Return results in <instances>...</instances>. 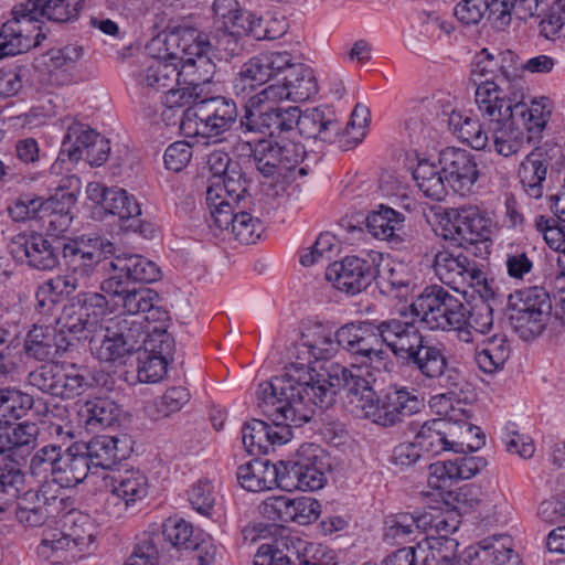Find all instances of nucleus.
<instances>
[{"label": "nucleus", "mask_w": 565, "mask_h": 565, "mask_svg": "<svg viewBox=\"0 0 565 565\" xmlns=\"http://www.w3.org/2000/svg\"><path fill=\"white\" fill-rule=\"evenodd\" d=\"M509 305L510 321L523 338L542 333L552 309L550 295L543 287L533 286L516 291L510 296Z\"/></svg>", "instance_id": "obj_14"}, {"label": "nucleus", "mask_w": 565, "mask_h": 565, "mask_svg": "<svg viewBox=\"0 0 565 565\" xmlns=\"http://www.w3.org/2000/svg\"><path fill=\"white\" fill-rule=\"evenodd\" d=\"M411 310L430 330L457 332L466 321V305L438 285L426 287L413 301Z\"/></svg>", "instance_id": "obj_10"}, {"label": "nucleus", "mask_w": 565, "mask_h": 565, "mask_svg": "<svg viewBox=\"0 0 565 565\" xmlns=\"http://www.w3.org/2000/svg\"><path fill=\"white\" fill-rule=\"evenodd\" d=\"M282 475L280 484L282 489H298L316 491L321 489L326 481V469L322 450L313 444L302 445L294 459L280 461Z\"/></svg>", "instance_id": "obj_15"}, {"label": "nucleus", "mask_w": 565, "mask_h": 565, "mask_svg": "<svg viewBox=\"0 0 565 565\" xmlns=\"http://www.w3.org/2000/svg\"><path fill=\"white\" fill-rule=\"evenodd\" d=\"M434 270L439 280L458 292L466 294V287H484V273L475 260L448 250H440L434 258Z\"/></svg>", "instance_id": "obj_22"}, {"label": "nucleus", "mask_w": 565, "mask_h": 565, "mask_svg": "<svg viewBox=\"0 0 565 565\" xmlns=\"http://www.w3.org/2000/svg\"><path fill=\"white\" fill-rule=\"evenodd\" d=\"M275 120H277L275 107L263 103L256 105L249 97L245 104V114L239 126L244 132L274 136Z\"/></svg>", "instance_id": "obj_40"}, {"label": "nucleus", "mask_w": 565, "mask_h": 565, "mask_svg": "<svg viewBox=\"0 0 565 565\" xmlns=\"http://www.w3.org/2000/svg\"><path fill=\"white\" fill-rule=\"evenodd\" d=\"M296 373L295 367H288L284 374L258 386L257 406L273 422L267 429L269 450L275 445L288 443L292 437L291 427L310 422L316 407L323 408L331 401V394L324 387H317V395L310 399L306 386L298 384Z\"/></svg>", "instance_id": "obj_1"}, {"label": "nucleus", "mask_w": 565, "mask_h": 565, "mask_svg": "<svg viewBox=\"0 0 565 565\" xmlns=\"http://www.w3.org/2000/svg\"><path fill=\"white\" fill-rule=\"evenodd\" d=\"M245 35L255 40H275L286 32V23L274 18L257 17L248 12L244 22Z\"/></svg>", "instance_id": "obj_58"}, {"label": "nucleus", "mask_w": 565, "mask_h": 565, "mask_svg": "<svg viewBox=\"0 0 565 565\" xmlns=\"http://www.w3.org/2000/svg\"><path fill=\"white\" fill-rule=\"evenodd\" d=\"M326 556L321 545L286 536L274 544H262L254 565H328Z\"/></svg>", "instance_id": "obj_16"}, {"label": "nucleus", "mask_w": 565, "mask_h": 565, "mask_svg": "<svg viewBox=\"0 0 565 565\" xmlns=\"http://www.w3.org/2000/svg\"><path fill=\"white\" fill-rule=\"evenodd\" d=\"M61 386L58 397L74 398L85 393L90 387V382L85 370L70 364L63 369Z\"/></svg>", "instance_id": "obj_63"}, {"label": "nucleus", "mask_w": 565, "mask_h": 565, "mask_svg": "<svg viewBox=\"0 0 565 565\" xmlns=\"http://www.w3.org/2000/svg\"><path fill=\"white\" fill-rule=\"evenodd\" d=\"M404 215L392 207L380 205L366 217L369 233L376 239L385 241L394 246L403 242Z\"/></svg>", "instance_id": "obj_32"}, {"label": "nucleus", "mask_w": 565, "mask_h": 565, "mask_svg": "<svg viewBox=\"0 0 565 565\" xmlns=\"http://www.w3.org/2000/svg\"><path fill=\"white\" fill-rule=\"evenodd\" d=\"M465 323L457 330L458 339L461 342L470 343L473 341V333H487L493 324L492 309L487 303H481L472 308L466 306Z\"/></svg>", "instance_id": "obj_50"}, {"label": "nucleus", "mask_w": 565, "mask_h": 565, "mask_svg": "<svg viewBox=\"0 0 565 565\" xmlns=\"http://www.w3.org/2000/svg\"><path fill=\"white\" fill-rule=\"evenodd\" d=\"M467 434L476 431L477 436L472 443L467 438L458 437L457 422L445 418H434L425 422L415 436L422 451L437 456L444 451L465 454L479 450L484 445V435L479 427L465 425Z\"/></svg>", "instance_id": "obj_13"}, {"label": "nucleus", "mask_w": 565, "mask_h": 565, "mask_svg": "<svg viewBox=\"0 0 565 565\" xmlns=\"http://www.w3.org/2000/svg\"><path fill=\"white\" fill-rule=\"evenodd\" d=\"M413 178L427 198L440 201L446 195L445 174L435 163L420 161L413 172Z\"/></svg>", "instance_id": "obj_47"}, {"label": "nucleus", "mask_w": 565, "mask_h": 565, "mask_svg": "<svg viewBox=\"0 0 565 565\" xmlns=\"http://www.w3.org/2000/svg\"><path fill=\"white\" fill-rule=\"evenodd\" d=\"M406 366L416 370L423 376L435 380L443 375L447 366V358L441 344L433 343L425 338L416 352L406 361Z\"/></svg>", "instance_id": "obj_36"}, {"label": "nucleus", "mask_w": 565, "mask_h": 565, "mask_svg": "<svg viewBox=\"0 0 565 565\" xmlns=\"http://www.w3.org/2000/svg\"><path fill=\"white\" fill-rule=\"evenodd\" d=\"M83 455L92 468L113 469L126 458V451L119 448V439L114 436L100 435L92 438L83 446Z\"/></svg>", "instance_id": "obj_34"}, {"label": "nucleus", "mask_w": 565, "mask_h": 565, "mask_svg": "<svg viewBox=\"0 0 565 565\" xmlns=\"http://www.w3.org/2000/svg\"><path fill=\"white\" fill-rule=\"evenodd\" d=\"M78 446H71L62 451L53 484L60 488H73L88 476L89 466Z\"/></svg>", "instance_id": "obj_35"}, {"label": "nucleus", "mask_w": 565, "mask_h": 565, "mask_svg": "<svg viewBox=\"0 0 565 565\" xmlns=\"http://www.w3.org/2000/svg\"><path fill=\"white\" fill-rule=\"evenodd\" d=\"M175 83L180 84L179 64L169 54L152 58L138 76V84L149 92H167Z\"/></svg>", "instance_id": "obj_33"}, {"label": "nucleus", "mask_w": 565, "mask_h": 565, "mask_svg": "<svg viewBox=\"0 0 565 565\" xmlns=\"http://www.w3.org/2000/svg\"><path fill=\"white\" fill-rule=\"evenodd\" d=\"M550 161L541 151L531 152L522 161L519 177L525 192L534 199L543 195V182L546 179Z\"/></svg>", "instance_id": "obj_37"}, {"label": "nucleus", "mask_w": 565, "mask_h": 565, "mask_svg": "<svg viewBox=\"0 0 565 565\" xmlns=\"http://www.w3.org/2000/svg\"><path fill=\"white\" fill-rule=\"evenodd\" d=\"M104 211L116 215L119 220L135 218L141 214V209L136 199L126 190L110 188L105 198Z\"/></svg>", "instance_id": "obj_56"}, {"label": "nucleus", "mask_w": 565, "mask_h": 565, "mask_svg": "<svg viewBox=\"0 0 565 565\" xmlns=\"http://www.w3.org/2000/svg\"><path fill=\"white\" fill-rule=\"evenodd\" d=\"M424 408L423 397L406 387H399L386 392L381 398L375 395L362 418L371 419L382 427H393Z\"/></svg>", "instance_id": "obj_18"}, {"label": "nucleus", "mask_w": 565, "mask_h": 565, "mask_svg": "<svg viewBox=\"0 0 565 565\" xmlns=\"http://www.w3.org/2000/svg\"><path fill=\"white\" fill-rule=\"evenodd\" d=\"M380 321L350 322L335 331L337 342L343 350L360 358L361 363L390 371L393 362L382 348Z\"/></svg>", "instance_id": "obj_12"}, {"label": "nucleus", "mask_w": 565, "mask_h": 565, "mask_svg": "<svg viewBox=\"0 0 565 565\" xmlns=\"http://www.w3.org/2000/svg\"><path fill=\"white\" fill-rule=\"evenodd\" d=\"M282 467L268 460L253 459L242 465L237 470V479L241 486L252 492L270 490L280 487Z\"/></svg>", "instance_id": "obj_30"}, {"label": "nucleus", "mask_w": 565, "mask_h": 565, "mask_svg": "<svg viewBox=\"0 0 565 565\" xmlns=\"http://www.w3.org/2000/svg\"><path fill=\"white\" fill-rule=\"evenodd\" d=\"M333 286L349 295L360 294L374 280L375 266L372 262L358 256H347L334 262L326 271Z\"/></svg>", "instance_id": "obj_24"}, {"label": "nucleus", "mask_w": 565, "mask_h": 565, "mask_svg": "<svg viewBox=\"0 0 565 565\" xmlns=\"http://www.w3.org/2000/svg\"><path fill=\"white\" fill-rule=\"evenodd\" d=\"M207 167L212 173L205 193L206 205L222 199H238L246 193L247 180L241 166L223 150H213L207 156Z\"/></svg>", "instance_id": "obj_17"}, {"label": "nucleus", "mask_w": 565, "mask_h": 565, "mask_svg": "<svg viewBox=\"0 0 565 565\" xmlns=\"http://www.w3.org/2000/svg\"><path fill=\"white\" fill-rule=\"evenodd\" d=\"M523 83L518 77H510L508 73L498 75L494 81H482L476 88V104L487 125L497 120H504L512 116L529 113L524 102Z\"/></svg>", "instance_id": "obj_8"}, {"label": "nucleus", "mask_w": 565, "mask_h": 565, "mask_svg": "<svg viewBox=\"0 0 565 565\" xmlns=\"http://www.w3.org/2000/svg\"><path fill=\"white\" fill-rule=\"evenodd\" d=\"M374 280L384 292H399L402 289L408 288L412 275L405 264L386 259L375 267Z\"/></svg>", "instance_id": "obj_45"}, {"label": "nucleus", "mask_w": 565, "mask_h": 565, "mask_svg": "<svg viewBox=\"0 0 565 565\" xmlns=\"http://www.w3.org/2000/svg\"><path fill=\"white\" fill-rule=\"evenodd\" d=\"M448 232L446 237L455 241L457 245H472L487 242L491 234V220L487 213L476 205H463L450 209L447 213Z\"/></svg>", "instance_id": "obj_21"}, {"label": "nucleus", "mask_w": 565, "mask_h": 565, "mask_svg": "<svg viewBox=\"0 0 565 565\" xmlns=\"http://www.w3.org/2000/svg\"><path fill=\"white\" fill-rule=\"evenodd\" d=\"M116 301V310L121 308L122 311L130 316L143 315L146 309L151 308L152 301L158 300V294L150 288H130L124 285L118 288L116 294H108Z\"/></svg>", "instance_id": "obj_42"}, {"label": "nucleus", "mask_w": 565, "mask_h": 565, "mask_svg": "<svg viewBox=\"0 0 565 565\" xmlns=\"http://www.w3.org/2000/svg\"><path fill=\"white\" fill-rule=\"evenodd\" d=\"M252 198L248 191L237 200L224 198L207 206L211 216L210 226L223 231H230L235 239L242 244H255L264 233L263 222L253 216L249 206Z\"/></svg>", "instance_id": "obj_11"}, {"label": "nucleus", "mask_w": 565, "mask_h": 565, "mask_svg": "<svg viewBox=\"0 0 565 565\" xmlns=\"http://www.w3.org/2000/svg\"><path fill=\"white\" fill-rule=\"evenodd\" d=\"M54 328L34 324L25 335L23 350L28 358L36 361L52 360Z\"/></svg>", "instance_id": "obj_49"}, {"label": "nucleus", "mask_w": 565, "mask_h": 565, "mask_svg": "<svg viewBox=\"0 0 565 565\" xmlns=\"http://www.w3.org/2000/svg\"><path fill=\"white\" fill-rule=\"evenodd\" d=\"M64 365L45 364L29 374V382L32 386L52 396L60 393L63 379Z\"/></svg>", "instance_id": "obj_60"}, {"label": "nucleus", "mask_w": 565, "mask_h": 565, "mask_svg": "<svg viewBox=\"0 0 565 565\" xmlns=\"http://www.w3.org/2000/svg\"><path fill=\"white\" fill-rule=\"evenodd\" d=\"M84 0H25L12 8V18L4 23L9 33L23 53L41 44L42 19L65 23L76 19L83 9Z\"/></svg>", "instance_id": "obj_3"}, {"label": "nucleus", "mask_w": 565, "mask_h": 565, "mask_svg": "<svg viewBox=\"0 0 565 565\" xmlns=\"http://www.w3.org/2000/svg\"><path fill=\"white\" fill-rule=\"evenodd\" d=\"M163 539L158 532H143L124 565H159Z\"/></svg>", "instance_id": "obj_53"}, {"label": "nucleus", "mask_w": 565, "mask_h": 565, "mask_svg": "<svg viewBox=\"0 0 565 565\" xmlns=\"http://www.w3.org/2000/svg\"><path fill=\"white\" fill-rule=\"evenodd\" d=\"M370 121V110L367 107L358 104L352 114L350 120L345 127H341V138L339 145L344 150H348L359 145L366 132V127Z\"/></svg>", "instance_id": "obj_57"}, {"label": "nucleus", "mask_w": 565, "mask_h": 565, "mask_svg": "<svg viewBox=\"0 0 565 565\" xmlns=\"http://www.w3.org/2000/svg\"><path fill=\"white\" fill-rule=\"evenodd\" d=\"M380 328L382 345L385 344L403 364L416 352L426 338L414 322L398 318L380 321Z\"/></svg>", "instance_id": "obj_25"}, {"label": "nucleus", "mask_w": 565, "mask_h": 565, "mask_svg": "<svg viewBox=\"0 0 565 565\" xmlns=\"http://www.w3.org/2000/svg\"><path fill=\"white\" fill-rule=\"evenodd\" d=\"M168 363L164 358L142 349L138 352V379L143 383H157L167 373Z\"/></svg>", "instance_id": "obj_64"}, {"label": "nucleus", "mask_w": 565, "mask_h": 565, "mask_svg": "<svg viewBox=\"0 0 565 565\" xmlns=\"http://www.w3.org/2000/svg\"><path fill=\"white\" fill-rule=\"evenodd\" d=\"M238 109L232 98L214 96L195 103V107L186 113L180 128L184 136L213 138V142L223 141L220 138L230 131L237 122Z\"/></svg>", "instance_id": "obj_9"}, {"label": "nucleus", "mask_w": 565, "mask_h": 565, "mask_svg": "<svg viewBox=\"0 0 565 565\" xmlns=\"http://www.w3.org/2000/svg\"><path fill=\"white\" fill-rule=\"evenodd\" d=\"M114 299L103 290L102 292L81 291L75 297V303L97 324L100 319L116 311Z\"/></svg>", "instance_id": "obj_54"}, {"label": "nucleus", "mask_w": 565, "mask_h": 565, "mask_svg": "<svg viewBox=\"0 0 565 565\" xmlns=\"http://www.w3.org/2000/svg\"><path fill=\"white\" fill-rule=\"evenodd\" d=\"M448 124L452 134L471 148L484 150L490 146V132L483 130L478 119L459 111H451Z\"/></svg>", "instance_id": "obj_39"}, {"label": "nucleus", "mask_w": 565, "mask_h": 565, "mask_svg": "<svg viewBox=\"0 0 565 565\" xmlns=\"http://www.w3.org/2000/svg\"><path fill=\"white\" fill-rule=\"evenodd\" d=\"M32 406L31 395L17 388H0V428L24 416Z\"/></svg>", "instance_id": "obj_48"}, {"label": "nucleus", "mask_w": 565, "mask_h": 565, "mask_svg": "<svg viewBox=\"0 0 565 565\" xmlns=\"http://www.w3.org/2000/svg\"><path fill=\"white\" fill-rule=\"evenodd\" d=\"M303 363L295 365L298 384L306 386V394L311 399L317 395V387H324L331 394V401L324 407L334 402L337 392H343L348 411L356 417L362 418L376 393L370 382L363 376L362 369L352 366L348 369L340 364H332L328 377L321 374H312L306 370Z\"/></svg>", "instance_id": "obj_5"}, {"label": "nucleus", "mask_w": 565, "mask_h": 565, "mask_svg": "<svg viewBox=\"0 0 565 565\" xmlns=\"http://www.w3.org/2000/svg\"><path fill=\"white\" fill-rule=\"evenodd\" d=\"M279 149L276 143L268 141H260L254 150L253 158L257 170L264 177H274L276 174H284L285 170L281 164V157H279Z\"/></svg>", "instance_id": "obj_61"}, {"label": "nucleus", "mask_w": 565, "mask_h": 565, "mask_svg": "<svg viewBox=\"0 0 565 565\" xmlns=\"http://www.w3.org/2000/svg\"><path fill=\"white\" fill-rule=\"evenodd\" d=\"M469 565H523L509 535H493L465 551Z\"/></svg>", "instance_id": "obj_27"}, {"label": "nucleus", "mask_w": 565, "mask_h": 565, "mask_svg": "<svg viewBox=\"0 0 565 565\" xmlns=\"http://www.w3.org/2000/svg\"><path fill=\"white\" fill-rule=\"evenodd\" d=\"M115 246L102 237L79 236L63 243L62 258L65 273L56 276V285H64L68 291L93 287L99 282L100 268L108 266V257Z\"/></svg>", "instance_id": "obj_6"}, {"label": "nucleus", "mask_w": 565, "mask_h": 565, "mask_svg": "<svg viewBox=\"0 0 565 565\" xmlns=\"http://www.w3.org/2000/svg\"><path fill=\"white\" fill-rule=\"evenodd\" d=\"M89 348L92 354L100 362H115L130 354L110 327H107L102 334H95L89 341Z\"/></svg>", "instance_id": "obj_51"}, {"label": "nucleus", "mask_w": 565, "mask_h": 565, "mask_svg": "<svg viewBox=\"0 0 565 565\" xmlns=\"http://www.w3.org/2000/svg\"><path fill=\"white\" fill-rule=\"evenodd\" d=\"M299 134L308 139L339 143L341 124L329 107H315L300 111Z\"/></svg>", "instance_id": "obj_29"}, {"label": "nucleus", "mask_w": 565, "mask_h": 565, "mask_svg": "<svg viewBox=\"0 0 565 565\" xmlns=\"http://www.w3.org/2000/svg\"><path fill=\"white\" fill-rule=\"evenodd\" d=\"M166 42L169 46L175 47V51H172L169 55L178 62L179 65L185 57L209 54L212 50L209 35L192 26L177 28L168 35Z\"/></svg>", "instance_id": "obj_31"}, {"label": "nucleus", "mask_w": 565, "mask_h": 565, "mask_svg": "<svg viewBox=\"0 0 565 565\" xmlns=\"http://www.w3.org/2000/svg\"><path fill=\"white\" fill-rule=\"evenodd\" d=\"M335 333L322 326H316L308 329L301 337L300 343L297 345V362L291 363L289 367L303 363L306 370L312 374H317L310 364L313 361L327 360L333 356L338 350ZM288 369V366L286 367ZM287 370H285L286 372Z\"/></svg>", "instance_id": "obj_28"}, {"label": "nucleus", "mask_w": 565, "mask_h": 565, "mask_svg": "<svg viewBox=\"0 0 565 565\" xmlns=\"http://www.w3.org/2000/svg\"><path fill=\"white\" fill-rule=\"evenodd\" d=\"M180 79H183L185 85H194L202 88L203 84L211 82L215 73V64L210 58L209 54L200 56L185 57L179 65Z\"/></svg>", "instance_id": "obj_52"}, {"label": "nucleus", "mask_w": 565, "mask_h": 565, "mask_svg": "<svg viewBox=\"0 0 565 565\" xmlns=\"http://www.w3.org/2000/svg\"><path fill=\"white\" fill-rule=\"evenodd\" d=\"M62 447L47 445L40 448L31 458L30 472L41 484H47L53 489V480L57 470V463L62 455Z\"/></svg>", "instance_id": "obj_46"}, {"label": "nucleus", "mask_w": 565, "mask_h": 565, "mask_svg": "<svg viewBox=\"0 0 565 565\" xmlns=\"http://www.w3.org/2000/svg\"><path fill=\"white\" fill-rule=\"evenodd\" d=\"M65 526L74 547L87 550L95 540L96 526L89 515L81 512H70L66 515Z\"/></svg>", "instance_id": "obj_55"}, {"label": "nucleus", "mask_w": 565, "mask_h": 565, "mask_svg": "<svg viewBox=\"0 0 565 565\" xmlns=\"http://www.w3.org/2000/svg\"><path fill=\"white\" fill-rule=\"evenodd\" d=\"M76 200L72 196L53 194L49 199H42L43 221L47 223L49 228L57 232L65 231L72 223V210Z\"/></svg>", "instance_id": "obj_44"}, {"label": "nucleus", "mask_w": 565, "mask_h": 565, "mask_svg": "<svg viewBox=\"0 0 565 565\" xmlns=\"http://www.w3.org/2000/svg\"><path fill=\"white\" fill-rule=\"evenodd\" d=\"M90 134H94V130L83 124L73 122L70 125L63 138L58 158L51 167L52 172H55L61 167L60 162H64L66 159L71 162L82 160L86 146H89L92 141L86 140V137L88 138Z\"/></svg>", "instance_id": "obj_41"}, {"label": "nucleus", "mask_w": 565, "mask_h": 565, "mask_svg": "<svg viewBox=\"0 0 565 565\" xmlns=\"http://www.w3.org/2000/svg\"><path fill=\"white\" fill-rule=\"evenodd\" d=\"M548 105L550 100L546 97L533 99L529 113L489 124L492 142L487 148L509 157L519 152L525 142L539 139L551 114Z\"/></svg>", "instance_id": "obj_7"}, {"label": "nucleus", "mask_w": 565, "mask_h": 565, "mask_svg": "<svg viewBox=\"0 0 565 565\" xmlns=\"http://www.w3.org/2000/svg\"><path fill=\"white\" fill-rule=\"evenodd\" d=\"M282 75L292 102H305L318 92L312 71L301 63H294L287 51L265 52L245 62L233 81L236 96L246 97L257 86Z\"/></svg>", "instance_id": "obj_2"}, {"label": "nucleus", "mask_w": 565, "mask_h": 565, "mask_svg": "<svg viewBox=\"0 0 565 565\" xmlns=\"http://www.w3.org/2000/svg\"><path fill=\"white\" fill-rule=\"evenodd\" d=\"M105 484L110 493L105 501V510L116 519L121 518L130 507L143 500L149 490L148 478L137 469L107 475Z\"/></svg>", "instance_id": "obj_19"}, {"label": "nucleus", "mask_w": 565, "mask_h": 565, "mask_svg": "<svg viewBox=\"0 0 565 565\" xmlns=\"http://www.w3.org/2000/svg\"><path fill=\"white\" fill-rule=\"evenodd\" d=\"M87 429L98 430L111 426L119 417L118 405L108 398L87 401L81 408Z\"/></svg>", "instance_id": "obj_43"}, {"label": "nucleus", "mask_w": 565, "mask_h": 565, "mask_svg": "<svg viewBox=\"0 0 565 565\" xmlns=\"http://www.w3.org/2000/svg\"><path fill=\"white\" fill-rule=\"evenodd\" d=\"M458 546L455 539L435 537L434 535L416 545L420 565H454Z\"/></svg>", "instance_id": "obj_38"}, {"label": "nucleus", "mask_w": 565, "mask_h": 565, "mask_svg": "<svg viewBox=\"0 0 565 565\" xmlns=\"http://www.w3.org/2000/svg\"><path fill=\"white\" fill-rule=\"evenodd\" d=\"M268 423L260 419H252L242 429V440L245 449L252 455L268 454Z\"/></svg>", "instance_id": "obj_62"}, {"label": "nucleus", "mask_w": 565, "mask_h": 565, "mask_svg": "<svg viewBox=\"0 0 565 565\" xmlns=\"http://www.w3.org/2000/svg\"><path fill=\"white\" fill-rule=\"evenodd\" d=\"M22 482L20 470L0 468V513L8 511L18 500L17 520L25 526L36 527L65 509L68 498L61 497L60 489H49L47 484H41L38 490H29L19 495Z\"/></svg>", "instance_id": "obj_4"}, {"label": "nucleus", "mask_w": 565, "mask_h": 565, "mask_svg": "<svg viewBox=\"0 0 565 565\" xmlns=\"http://www.w3.org/2000/svg\"><path fill=\"white\" fill-rule=\"evenodd\" d=\"M439 163L447 185L455 193L466 196L473 191L479 179V169L471 152L454 147L446 148L440 152Z\"/></svg>", "instance_id": "obj_23"}, {"label": "nucleus", "mask_w": 565, "mask_h": 565, "mask_svg": "<svg viewBox=\"0 0 565 565\" xmlns=\"http://www.w3.org/2000/svg\"><path fill=\"white\" fill-rule=\"evenodd\" d=\"M8 248L14 259L39 270H51L58 264L52 245L40 234H19L11 238Z\"/></svg>", "instance_id": "obj_26"}, {"label": "nucleus", "mask_w": 565, "mask_h": 565, "mask_svg": "<svg viewBox=\"0 0 565 565\" xmlns=\"http://www.w3.org/2000/svg\"><path fill=\"white\" fill-rule=\"evenodd\" d=\"M162 539H166L174 547L190 551L198 545V535H194L193 526L186 521L180 519H168L163 523Z\"/></svg>", "instance_id": "obj_59"}, {"label": "nucleus", "mask_w": 565, "mask_h": 565, "mask_svg": "<svg viewBox=\"0 0 565 565\" xmlns=\"http://www.w3.org/2000/svg\"><path fill=\"white\" fill-rule=\"evenodd\" d=\"M113 274L100 281V290L116 294L118 288L132 282L150 284L161 277L160 268L152 260L139 254L122 253L108 262Z\"/></svg>", "instance_id": "obj_20"}]
</instances>
